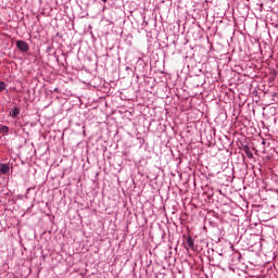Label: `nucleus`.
<instances>
[{"mask_svg":"<svg viewBox=\"0 0 278 278\" xmlns=\"http://www.w3.org/2000/svg\"><path fill=\"white\" fill-rule=\"evenodd\" d=\"M187 245L189 247V249H192V247H194V239H192V237H188Z\"/></svg>","mask_w":278,"mask_h":278,"instance_id":"4","label":"nucleus"},{"mask_svg":"<svg viewBox=\"0 0 278 278\" xmlns=\"http://www.w3.org/2000/svg\"><path fill=\"white\" fill-rule=\"evenodd\" d=\"M262 144H266V141H263Z\"/></svg>","mask_w":278,"mask_h":278,"instance_id":"9","label":"nucleus"},{"mask_svg":"<svg viewBox=\"0 0 278 278\" xmlns=\"http://www.w3.org/2000/svg\"><path fill=\"white\" fill-rule=\"evenodd\" d=\"M9 131H10V127L8 126L0 127V134H8Z\"/></svg>","mask_w":278,"mask_h":278,"instance_id":"5","label":"nucleus"},{"mask_svg":"<svg viewBox=\"0 0 278 278\" xmlns=\"http://www.w3.org/2000/svg\"><path fill=\"white\" fill-rule=\"evenodd\" d=\"M103 1V3H108V0H102Z\"/></svg>","mask_w":278,"mask_h":278,"instance_id":"8","label":"nucleus"},{"mask_svg":"<svg viewBox=\"0 0 278 278\" xmlns=\"http://www.w3.org/2000/svg\"><path fill=\"white\" fill-rule=\"evenodd\" d=\"M10 173V165L1 164L0 165V175H8Z\"/></svg>","mask_w":278,"mask_h":278,"instance_id":"2","label":"nucleus"},{"mask_svg":"<svg viewBox=\"0 0 278 278\" xmlns=\"http://www.w3.org/2000/svg\"><path fill=\"white\" fill-rule=\"evenodd\" d=\"M247 155H248V157H253V153H251L249 151H247Z\"/></svg>","mask_w":278,"mask_h":278,"instance_id":"7","label":"nucleus"},{"mask_svg":"<svg viewBox=\"0 0 278 278\" xmlns=\"http://www.w3.org/2000/svg\"><path fill=\"white\" fill-rule=\"evenodd\" d=\"M18 114H21V110L18 108H14L12 112H10V116H12V118H16Z\"/></svg>","mask_w":278,"mask_h":278,"instance_id":"3","label":"nucleus"},{"mask_svg":"<svg viewBox=\"0 0 278 278\" xmlns=\"http://www.w3.org/2000/svg\"><path fill=\"white\" fill-rule=\"evenodd\" d=\"M5 90V83L0 81V92H3Z\"/></svg>","mask_w":278,"mask_h":278,"instance_id":"6","label":"nucleus"},{"mask_svg":"<svg viewBox=\"0 0 278 278\" xmlns=\"http://www.w3.org/2000/svg\"><path fill=\"white\" fill-rule=\"evenodd\" d=\"M16 47L20 49V51H22V53H27V51H29V46L23 40H18L16 42Z\"/></svg>","mask_w":278,"mask_h":278,"instance_id":"1","label":"nucleus"}]
</instances>
